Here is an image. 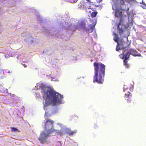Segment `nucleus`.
Here are the masks:
<instances>
[{
  "label": "nucleus",
  "mask_w": 146,
  "mask_h": 146,
  "mask_svg": "<svg viewBox=\"0 0 146 146\" xmlns=\"http://www.w3.org/2000/svg\"><path fill=\"white\" fill-rule=\"evenodd\" d=\"M124 1L130 3L133 0H117V2L112 5V9L115 11V16L120 19L119 22L117 25V28L119 31V33L121 35L123 33L124 30L126 28L125 25L123 24L125 18H127L125 15H123L122 11H124L125 10H128L129 8L124 4Z\"/></svg>",
  "instance_id": "obj_1"
},
{
  "label": "nucleus",
  "mask_w": 146,
  "mask_h": 146,
  "mask_svg": "<svg viewBox=\"0 0 146 146\" xmlns=\"http://www.w3.org/2000/svg\"><path fill=\"white\" fill-rule=\"evenodd\" d=\"M43 94V98L46 100L45 105L48 106L52 103L54 106H56L62 103L61 100L63 96L56 92L52 88L46 86L42 84L40 86Z\"/></svg>",
  "instance_id": "obj_2"
},
{
  "label": "nucleus",
  "mask_w": 146,
  "mask_h": 146,
  "mask_svg": "<svg viewBox=\"0 0 146 146\" xmlns=\"http://www.w3.org/2000/svg\"><path fill=\"white\" fill-rule=\"evenodd\" d=\"M94 75L93 82L98 83H102L104 81L105 70V66L101 63L95 62L94 63Z\"/></svg>",
  "instance_id": "obj_3"
},
{
  "label": "nucleus",
  "mask_w": 146,
  "mask_h": 146,
  "mask_svg": "<svg viewBox=\"0 0 146 146\" xmlns=\"http://www.w3.org/2000/svg\"><path fill=\"white\" fill-rule=\"evenodd\" d=\"M56 131L55 130H53L50 131L49 132L46 131H42L40 133L39 138V140L42 143L46 142L47 141L46 139L49 136V134L53 132H55Z\"/></svg>",
  "instance_id": "obj_4"
},
{
  "label": "nucleus",
  "mask_w": 146,
  "mask_h": 146,
  "mask_svg": "<svg viewBox=\"0 0 146 146\" xmlns=\"http://www.w3.org/2000/svg\"><path fill=\"white\" fill-rule=\"evenodd\" d=\"M129 45V44L127 42H124L122 39L119 40L118 44L116 48V50L118 51L119 50L122 49H128Z\"/></svg>",
  "instance_id": "obj_5"
},
{
  "label": "nucleus",
  "mask_w": 146,
  "mask_h": 146,
  "mask_svg": "<svg viewBox=\"0 0 146 146\" xmlns=\"http://www.w3.org/2000/svg\"><path fill=\"white\" fill-rule=\"evenodd\" d=\"M53 123L54 121H53L51 120L49 118L47 119L44 124V129H46L45 131H48L49 132L50 131L55 130L52 128Z\"/></svg>",
  "instance_id": "obj_6"
},
{
  "label": "nucleus",
  "mask_w": 146,
  "mask_h": 146,
  "mask_svg": "<svg viewBox=\"0 0 146 146\" xmlns=\"http://www.w3.org/2000/svg\"><path fill=\"white\" fill-rule=\"evenodd\" d=\"M79 5L81 8H83L86 10L91 9L93 10V8L91 7V5H94L96 7H98L100 6V5H96L94 4H92L88 2H85L83 1H81Z\"/></svg>",
  "instance_id": "obj_7"
},
{
  "label": "nucleus",
  "mask_w": 146,
  "mask_h": 146,
  "mask_svg": "<svg viewBox=\"0 0 146 146\" xmlns=\"http://www.w3.org/2000/svg\"><path fill=\"white\" fill-rule=\"evenodd\" d=\"M134 51L131 50V52L128 51L122 57V58L123 59H125V60H127L129 57V56L130 54H131L133 56H140V55L139 54L138 55H136L135 54H133L131 53V52L133 51Z\"/></svg>",
  "instance_id": "obj_8"
},
{
  "label": "nucleus",
  "mask_w": 146,
  "mask_h": 146,
  "mask_svg": "<svg viewBox=\"0 0 146 146\" xmlns=\"http://www.w3.org/2000/svg\"><path fill=\"white\" fill-rule=\"evenodd\" d=\"M77 132V130H76L72 131L70 129H68L67 132V134H68L69 135H72L74 133H76Z\"/></svg>",
  "instance_id": "obj_9"
},
{
  "label": "nucleus",
  "mask_w": 146,
  "mask_h": 146,
  "mask_svg": "<svg viewBox=\"0 0 146 146\" xmlns=\"http://www.w3.org/2000/svg\"><path fill=\"white\" fill-rule=\"evenodd\" d=\"M94 26H93L89 28L86 29V32L92 33L93 32Z\"/></svg>",
  "instance_id": "obj_10"
},
{
  "label": "nucleus",
  "mask_w": 146,
  "mask_h": 146,
  "mask_svg": "<svg viewBox=\"0 0 146 146\" xmlns=\"http://www.w3.org/2000/svg\"><path fill=\"white\" fill-rule=\"evenodd\" d=\"M114 35H115V36L114 37L113 40H114L116 42H117V44H118V42H119V40H118L119 39V37L118 36V35H117L115 33L114 34Z\"/></svg>",
  "instance_id": "obj_11"
},
{
  "label": "nucleus",
  "mask_w": 146,
  "mask_h": 146,
  "mask_svg": "<svg viewBox=\"0 0 146 146\" xmlns=\"http://www.w3.org/2000/svg\"><path fill=\"white\" fill-rule=\"evenodd\" d=\"M123 62L124 64L125 65V66L127 68H128L129 66V64L127 63V60H125V59H124L123 60Z\"/></svg>",
  "instance_id": "obj_12"
},
{
  "label": "nucleus",
  "mask_w": 146,
  "mask_h": 146,
  "mask_svg": "<svg viewBox=\"0 0 146 146\" xmlns=\"http://www.w3.org/2000/svg\"><path fill=\"white\" fill-rule=\"evenodd\" d=\"M98 14V12L97 11H96L95 12H92L91 14V17H96L97 14Z\"/></svg>",
  "instance_id": "obj_13"
},
{
  "label": "nucleus",
  "mask_w": 146,
  "mask_h": 146,
  "mask_svg": "<svg viewBox=\"0 0 146 146\" xmlns=\"http://www.w3.org/2000/svg\"><path fill=\"white\" fill-rule=\"evenodd\" d=\"M56 131L55 132L56 133H58L60 135L62 136L63 134V132L62 131H61V130L60 131H58L57 130H56Z\"/></svg>",
  "instance_id": "obj_14"
},
{
  "label": "nucleus",
  "mask_w": 146,
  "mask_h": 146,
  "mask_svg": "<svg viewBox=\"0 0 146 146\" xmlns=\"http://www.w3.org/2000/svg\"><path fill=\"white\" fill-rule=\"evenodd\" d=\"M55 146H61V144L60 141L56 142L54 145Z\"/></svg>",
  "instance_id": "obj_15"
},
{
  "label": "nucleus",
  "mask_w": 146,
  "mask_h": 146,
  "mask_svg": "<svg viewBox=\"0 0 146 146\" xmlns=\"http://www.w3.org/2000/svg\"><path fill=\"white\" fill-rule=\"evenodd\" d=\"M11 129L12 131L16 132L18 130L15 127H11Z\"/></svg>",
  "instance_id": "obj_16"
},
{
  "label": "nucleus",
  "mask_w": 146,
  "mask_h": 146,
  "mask_svg": "<svg viewBox=\"0 0 146 146\" xmlns=\"http://www.w3.org/2000/svg\"><path fill=\"white\" fill-rule=\"evenodd\" d=\"M142 5H143V6H141L144 9H146V4L142 2Z\"/></svg>",
  "instance_id": "obj_17"
},
{
  "label": "nucleus",
  "mask_w": 146,
  "mask_h": 146,
  "mask_svg": "<svg viewBox=\"0 0 146 146\" xmlns=\"http://www.w3.org/2000/svg\"><path fill=\"white\" fill-rule=\"evenodd\" d=\"M130 93L129 92H128L127 94H125V97L126 98H127L130 95Z\"/></svg>",
  "instance_id": "obj_18"
},
{
  "label": "nucleus",
  "mask_w": 146,
  "mask_h": 146,
  "mask_svg": "<svg viewBox=\"0 0 146 146\" xmlns=\"http://www.w3.org/2000/svg\"><path fill=\"white\" fill-rule=\"evenodd\" d=\"M78 0H69V1L72 3H75Z\"/></svg>",
  "instance_id": "obj_19"
},
{
  "label": "nucleus",
  "mask_w": 146,
  "mask_h": 146,
  "mask_svg": "<svg viewBox=\"0 0 146 146\" xmlns=\"http://www.w3.org/2000/svg\"><path fill=\"white\" fill-rule=\"evenodd\" d=\"M131 99L128 98L127 100V102L128 103H130L131 102Z\"/></svg>",
  "instance_id": "obj_20"
},
{
  "label": "nucleus",
  "mask_w": 146,
  "mask_h": 146,
  "mask_svg": "<svg viewBox=\"0 0 146 146\" xmlns=\"http://www.w3.org/2000/svg\"><path fill=\"white\" fill-rule=\"evenodd\" d=\"M86 0L87 1V2H88L89 3H91L92 4L93 3V2H92L91 1V0Z\"/></svg>",
  "instance_id": "obj_21"
},
{
  "label": "nucleus",
  "mask_w": 146,
  "mask_h": 146,
  "mask_svg": "<svg viewBox=\"0 0 146 146\" xmlns=\"http://www.w3.org/2000/svg\"><path fill=\"white\" fill-rule=\"evenodd\" d=\"M103 0H96V1L97 3H99L101 2Z\"/></svg>",
  "instance_id": "obj_22"
},
{
  "label": "nucleus",
  "mask_w": 146,
  "mask_h": 146,
  "mask_svg": "<svg viewBox=\"0 0 146 146\" xmlns=\"http://www.w3.org/2000/svg\"><path fill=\"white\" fill-rule=\"evenodd\" d=\"M23 66L25 67H26L27 66L25 64H23Z\"/></svg>",
  "instance_id": "obj_23"
},
{
  "label": "nucleus",
  "mask_w": 146,
  "mask_h": 146,
  "mask_svg": "<svg viewBox=\"0 0 146 146\" xmlns=\"http://www.w3.org/2000/svg\"><path fill=\"white\" fill-rule=\"evenodd\" d=\"M96 124H95L94 125V127H95V128H96Z\"/></svg>",
  "instance_id": "obj_24"
}]
</instances>
